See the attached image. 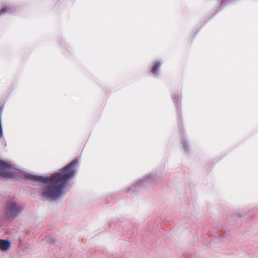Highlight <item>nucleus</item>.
Segmentation results:
<instances>
[{
	"mask_svg": "<svg viewBox=\"0 0 258 258\" xmlns=\"http://www.w3.org/2000/svg\"><path fill=\"white\" fill-rule=\"evenodd\" d=\"M77 164V160H73L49 178L31 174H28L26 177L30 180L47 183L43 189L42 195L49 199L56 200L62 195L66 185L74 176Z\"/></svg>",
	"mask_w": 258,
	"mask_h": 258,
	"instance_id": "nucleus-1",
	"label": "nucleus"
},
{
	"mask_svg": "<svg viewBox=\"0 0 258 258\" xmlns=\"http://www.w3.org/2000/svg\"><path fill=\"white\" fill-rule=\"evenodd\" d=\"M23 209L21 206L17 205L15 202L9 203L5 211V214L7 218H14L18 214L20 213Z\"/></svg>",
	"mask_w": 258,
	"mask_h": 258,
	"instance_id": "nucleus-2",
	"label": "nucleus"
},
{
	"mask_svg": "<svg viewBox=\"0 0 258 258\" xmlns=\"http://www.w3.org/2000/svg\"><path fill=\"white\" fill-rule=\"evenodd\" d=\"M16 174L11 169V166L6 162L0 161V177L15 178Z\"/></svg>",
	"mask_w": 258,
	"mask_h": 258,
	"instance_id": "nucleus-3",
	"label": "nucleus"
},
{
	"mask_svg": "<svg viewBox=\"0 0 258 258\" xmlns=\"http://www.w3.org/2000/svg\"><path fill=\"white\" fill-rule=\"evenodd\" d=\"M11 246L10 242L7 240H0V249L2 250L8 249Z\"/></svg>",
	"mask_w": 258,
	"mask_h": 258,
	"instance_id": "nucleus-4",
	"label": "nucleus"
},
{
	"mask_svg": "<svg viewBox=\"0 0 258 258\" xmlns=\"http://www.w3.org/2000/svg\"><path fill=\"white\" fill-rule=\"evenodd\" d=\"M161 66V63L159 62H155L152 69L151 70V73L153 74H156L158 71L159 70L160 67Z\"/></svg>",
	"mask_w": 258,
	"mask_h": 258,
	"instance_id": "nucleus-5",
	"label": "nucleus"
},
{
	"mask_svg": "<svg viewBox=\"0 0 258 258\" xmlns=\"http://www.w3.org/2000/svg\"><path fill=\"white\" fill-rule=\"evenodd\" d=\"M8 10V9L7 8H4L3 9H2L1 10H0V15H2L4 14H5V13H6Z\"/></svg>",
	"mask_w": 258,
	"mask_h": 258,
	"instance_id": "nucleus-6",
	"label": "nucleus"
}]
</instances>
